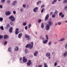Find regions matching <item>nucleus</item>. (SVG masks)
<instances>
[{"label":"nucleus","instance_id":"obj_39","mask_svg":"<svg viewBox=\"0 0 67 67\" xmlns=\"http://www.w3.org/2000/svg\"><path fill=\"white\" fill-rule=\"evenodd\" d=\"M23 8H25L26 7V5L25 4H23Z\"/></svg>","mask_w":67,"mask_h":67},{"label":"nucleus","instance_id":"obj_20","mask_svg":"<svg viewBox=\"0 0 67 67\" xmlns=\"http://www.w3.org/2000/svg\"><path fill=\"white\" fill-rule=\"evenodd\" d=\"M65 38H62L60 40H59V42H62V41H64V40H65Z\"/></svg>","mask_w":67,"mask_h":67},{"label":"nucleus","instance_id":"obj_52","mask_svg":"<svg viewBox=\"0 0 67 67\" xmlns=\"http://www.w3.org/2000/svg\"><path fill=\"white\" fill-rule=\"evenodd\" d=\"M62 23L60 22H59L58 23V25H61Z\"/></svg>","mask_w":67,"mask_h":67},{"label":"nucleus","instance_id":"obj_56","mask_svg":"<svg viewBox=\"0 0 67 67\" xmlns=\"http://www.w3.org/2000/svg\"><path fill=\"white\" fill-rule=\"evenodd\" d=\"M52 4H55V3H54L53 2H52Z\"/></svg>","mask_w":67,"mask_h":67},{"label":"nucleus","instance_id":"obj_6","mask_svg":"<svg viewBox=\"0 0 67 67\" xmlns=\"http://www.w3.org/2000/svg\"><path fill=\"white\" fill-rule=\"evenodd\" d=\"M23 62L24 63H26V62L27 61V59L25 58V57H23Z\"/></svg>","mask_w":67,"mask_h":67},{"label":"nucleus","instance_id":"obj_35","mask_svg":"<svg viewBox=\"0 0 67 67\" xmlns=\"http://www.w3.org/2000/svg\"><path fill=\"white\" fill-rule=\"evenodd\" d=\"M52 17L53 18H54L55 17V14H53L52 15Z\"/></svg>","mask_w":67,"mask_h":67},{"label":"nucleus","instance_id":"obj_47","mask_svg":"<svg viewBox=\"0 0 67 67\" xmlns=\"http://www.w3.org/2000/svg\"><path fill=\"white\" fill-rule=\"evenodd\" d=\"M57 0H54L53 1V2L54 3H55V2H57Z\"/></svg>","mask_w":67,"mask_h":67},{"label":"nucleus","instance_id":"obj_9","mask_svg":"<svg viewBox=\"0 0 67 67\" xmlns=\"http://www.w3.org/2000/svg\"><path fill=\"white\" fill-rule=\"evenodd\" d=\"M49 18V15H47L45 17V21H47Z\"/></svg>","mask_w":67,"mask_h":67},{"label":"nucleus","instance_id":"obj_8","mask_svg":"<svg viewBox=\"0 0 67 67\" xmlns=\"http://www.w3.org/2000/svg\"><path fill=\"white\" fill-rule=\"evenodd\" d=\"M15 34L16 35H18L19 34V28H17L16 29V31L15 32Z\"/></svg>","mask_w":67,"mask_h":67},{"label":"nucleus","instance_id":"obj_36","mask_svg":"<svg viewBox=\"0 0 67 67\" xmlns=\"http://www.w3.org/2000/svg\"><path fill=\"white\" fill-rule=\"evenodd\" d=\"M10 2H11V1L10 0H8L7 1V3H10Z\"/></svg>","mask_w":67,"mask_h":67},{"label":"nucleus","instance_id":"obj_55","mask_svg":"<svg viewBox=\"0 0 67 67\" xmlns=\"http://www.w3.org/2000/svg\"><path fill=\"white\" fill-rule=\"evenodd\" d=\"M22 58L21 57L20 59V61H21V60H22Z\"/></svg>","mask_w":67,"mask_h":67},{"label":"nucleus","instance_id":"obj_2","mask_svg":"<svg viewBox=\"0 0 67 67\" xmlns=\"http://www.w3.org/2000/svg\"><path fill=\"white\" fill-rule=\"evenodd\" d=\"M9 19H10L12 22H13L15 21V18L12 15L10 16L9 17Z\"/></svg>","mask_w":67,"mask_h":67},{"label":"nucleus","instance_id":"obj_48","mask_svg":"<svg viewBox=\"0 0 67 67\" xmlns=\"http://www.w3.org/2000/svg\"><path fill=\"white\" fill-rule=\"evenodd\" d=\"M66 9H67V5L65 7V10H66Z\"/></svg>","mask_w":67,"mask_h":67},{"label":"nucleus","instance_id":"obj_54","mask_svg":"<svg viewBox=\"0 0 67 67\" xmlns=\"http://www.w3.org/2000/svg\"><path fill=\"white\" fill-rule=\"evenodd\" d=\"M54 65L55 66H57V63H55L54 64Z\"/></svg>","mask_w":67,"mask_h":67},{"label":"nucleus","instance_id":"obj_34","mask_svg":"<svg viewBox=\"0 0 67 67\" xmlns=\"http://www.w3.org/2000/svg\"><path fill=\"white\" fill-rule=\"evenodd\" d=\"M63 2L64 3H67V0H64Z\"/></svg>","mask_w":67,"mask_h":67},{"label":"nucleus","instance_id":"obj_14","mask_svg":"<svg viewBox=\"0 0 67 67\" xmlns=\"http://www.w3.org/2000/svg\"><path fill=\"white\" fill-rule=\"evenodd\" d=\"M48 42V40L47 39L46 40H43L42 42L43 44H46Z\"/></svg>","mask_w":67,"mask_h":67},{"label":"nucleus","instance_id":"obj_38","mask_svg":"<svg viewBox=\"0 0 67 67\" xmlns=\"http://www.w3.org/2000/svg\"><path fill=\"white\" fill-rule=\"evenodd\" d=\"M46 37L47 40H48V35H46Z\"/></svg>","mask_w":67,"mask_h":67},{"label":"nucleus","instance_id":"obj_15","mask_svg":"<svg viewBox=\"0 0 67 67\" xmlns=\"http://www.w3.org/2000/svg\"><path fill=\"white\" fill-rule=\"evenodd\" d=\"M6 29H9V28L10 27V24H8L6 25Z\"/></svg>","mask_w":67,"mask_h":67},{"label":"nucleus","instance_id":"obj_59","mask_svg":"<svg viewBox=\"0 0 67 67\" xmlns=\"http://www.w3.org/2000/svg\"><path fill=\"white\" fill-rule=\"evenodd\" d=\"M42 40H45V38H42Z\"/></svg>","mask_w":67,"mask_h":67},{"label":"nucleus","instance_id":"obj_57","mask_svg":"<svg viewBox=\"0 0 67 67\" xmlns=\"http://www.w3.org/2000/svg\"><path fill=\"white\" fill-rule=\"evenodd\" d=\"M65 49H67V46L66 45H65Z\"/></svg>","mask_w":67,"mask_h":67},{"label":"nucleus","instance_id":"obj_17","mask_svg":"<svg viewBox=\"0 0 67 67\" xmlns=\"http://www.w3.org/2000/svg\"><path fill=\"white\" fill-rule=\"evenodd\" d=\"M37 54H38V51H36L34 53V55L35 56H36Z\"/></svg>","mask_w":67,"mask_h":67},{"label":"nucleus","instance_id":"obj_22","mask_svg":"<svg viewBox=\"0 0 67 67\" xmlns=\"http://www.w3.org/2000/svg\"><path fill=\"white\" fill-rule=\"evenodd\" d=\"M19 50V47H16L15 48V51H17Z\"/></svg>","mask_w":67,"mask_h":67},{"label":"nucleus","instance_id":"obj_3","mask_svg":"<svg viewBox=\"0 0 67 67\" xmlns=\"http://www.w3.org/2000/svg\"><path fill=\"white\" fill-rule=\"evenodd\" d=\"M25 37L26 38V40L27 41H29L30 40H31V38L30 36L28 35H25Z\"/></svg>","mask_w":67,"mask_h":67},{"label":"nucleus","instance_id":"obj_1","mask_svg":"<svg viewBox=\"0 0 67 67\" xmlns=\"http://www.w3.org/2000/svg\"><path fill=\"white\" fill-rule=\"evenodd\" d=\"M33 42H31V44H27L26 45V48H29V47H30V49H32V48L33 47Z\"/></svg>","mask_w":67,"mask_h":67},{"label":"nucleus","instance_id":"obj_10","mask_svg":"<svg viewBox=\"0 0 67 67\" xmlns=\"http://www.w3.org/2000/svg\"><path fill=\"white\" fill-rule=\"evenodd\" d=\"M11 14V12L9 11L6 12L5 13V15H9Z\"/></svg>","mask_w":67,"mask_h":67},{"label":"nucleus","instance_id":"obj_46","mask_svg":"<svg viewBox=\"0 0 67 67\" xmlns=\"http://www.w3.org/2000/svg\"><path fill=\"white\" fill-rule=\"evenodd\" d=\"M62 14H63V13L60 12L59 14V15H60V16Z\"/></svg>","mask_w":67,"mask_h":67},{"label":"nucleus","instance_id":"obj_23","mask_svg":"<svg viewBox=\"0 0 67 67\" xmlns=\"http://www.w3.org/2000/svg\"><path fill=\"white\" fill-rule=\"evenodd\" d=\"M44 67H48V66H47V63H44Z\"/></svg>","mask_w":67,"mask_h":67},{"label":"nucleus","instance_id":"obj_64","mask_svg":"<svg viewBox=\"0 0 67 67\" xmlns=\"http://www.w3.org/2000/svg\"><path fill=\"white\" fill-rule=\"evenodd\" d=\"M10 23V24H13V23Z\"/></svg>","mask_w":67,"mask_h":67},{"label":"nucleus","instance_id":"obj_7","mask_svg":"<svg viewBox=\"0 0 67 67\" xmlns=\"http://www.w3.org/2000/svg\"><path fill=\"white\" fill-rule=\"evenodd\" d=\"M46 30H49V25L47 24L46 26Z\"/></svg>","mask_w":67,"mask_h":67},{"label":"nucleus","instance_id":"obj_58","mask_svg":"<svg viewBox=\"0 0 67 67\" xmlns=\"http://www.w3.org/2000/svg\"><path fill=\"white\" fill-rule=\"evenodd\" d=\"M53 12H52L50 13V15H52L53 14Z\"/></svg>","mask_w":67,"mask_h":67},{"label":"nucleus","instance_id":"obj_16","mask_svg":"<svg viewBox=\"0 0 67 67\" xmlns=\"http://www.w3.org/2000/svg\"><path fill=\"white\" fill-rule=\"evenodd\" d=\"M12 30H13V27H10L9 30L10 33H12Z\"/></svg>","mask_w":67,"mask_h":67},{"label":"nucleus","instance_id":"obj_12","mask_svg":"<svg viewBox=\"0 0 67 67\" xmlns=\"http://www.w3.org/2000/svg\"><path fill=\"white\" fill-rule=\"evenodd\" d=\"M17 3V1H14L13 3V5H15V4Z\"/></svg>","mask_w":67,"mask_h":67},{"label":"nucleus","instance_id":"obj_43","mask_svg":"<svg viewBox=\"0 0 67 67\" xmlns=\"http://www.w3.org/2000/svg\"><path fill=\"white\" fill-rule=\"evenodd\" d=\"M45 7V5H43L41 6V8H43V7Z\"/></svg>","mask_w":67,"mask_h":67},{"label":"nucleus","instance_id":"obj_40","mask_svg":"<svg viewBox=\"0 0 67 67\" xmlns=\"http://www.w3.org/2000/svg\"><path fill=\"white\" fill-rule=\"evenodd\" d=\"M54 14L57 13H57H58V12L57 10H55V12H54Z\"/></svg>","mask_w":67,"mask_h":67},{"label":"nucleus","instance_id":"obj_26","mask_svg":"<svg viewBox=\"0 0 67 67\" xmlns=\"http://www.w3.org/2000/svg\"><path fill=\"white\" fill-rule=\"evenodd\" d=\"M41 27H42V28H44V23H42L41 24Z\"/></svg>","mask_w":67,"mask_h":67},{"label":"nucleus","instance_id":"obj_21","mask_svg":"<svg viewBox=\"0 0 67 67\" xmlns=\"http://www.w3.org/2000/svg\"><path fill=\"white\" fill-rule=\"evenodd\" d=\"M12 48H11V47H9L8 48V51L9 52H11L12 51V50L11 49Z\"/></svg>","mask_w":67,"mask_h":67},{"label":"nucleus","instance_id":"obj_32","mask_svg":"<svg viewBox=\"0 0 67 67\" xmlns=\"http://www.w3.org/2000/svg\"><path fill=\"white\" fill-rule=\"evenodd\" d=\"M25 53L26 54V53H28V52L27 51V49H25Z\"/></svg>","mask_w":67,"mask_h":67},{"label":"nucleus","instance_id":"obj_29","mask_svg":"<svg viewBox=\"0 0 67 67\" xmlns=\"http://www.w3.org/2000/svg\"><path fill=\"white\" fill-rule=\"evenodd\" d=\"M5 0H2L1 2V3H4V2H5Z\"/></svg>","mask_w":67,"mask_h":67},{"label":"nucleus","instance_id":"obj_45","mask_svg":"<svg viewBox=\"0 0 67 67\" xmlns=\"http://www.w3.org/2000/svg\"><path fill=\"white\" fill-rule=\"evenodd\" d=\"M3 8V7L2 6V5H0V9H2Z\"/></svg>","mask_w":67,"mask_h":67},{"label":"nucleus","instance_id":"obj_63","mask_svg":"<svg viewBox=\"0 0 67 67\" xmlns=\"http://www.w3.org/2000/svg\"><path fill=\"white\" fill-rule=\"evenodd\" d=\"M27 8H29V5H27Z\"/></svg>","mask_w":67,"mask_h":67},{"label":"nucleus","instance_id":"obj_33","mask_svg":"<svg viewBox=\"0 0 67 67\" xmlns=\"http://www.w3.org/2000/svg\"><path fill=\"white\" fill-rule=\"evenodd\" d=\"M3 21V18L1 17L0 18V21Z\"/></svg>","mask_w":67,"mask_h":67},{"label":"nucleus","instance_id":"obj_11","mask_svg":"<svg viewBox=\"0 0 67 67\" xmlns=\"http://www.w3.org/2000/svg\"><path fill=\"white\" fill-rule=\"evenodd\" d=\"M38 10V7H36L35 8H34V12H37V10Z\"/></svg>","mask_w":67,"mask_h":67},{"label":"nucleus","instance_id":"obj_53","mask_svg":"<svg viewBox=\"0 0 67 67\" xmlns=\"http://www.w3.org/2000/svg\"><path fill=\"white\" fill-rule=\"evenodd\" d=\"M62 18H64V15H62L61 16Z\"/></svg>","mask_w":67,"mask_h":67},{"label":"nucleus","instance_id":"obj_44","mask_svg":"<svg viewBox=\"0 0 67 67\" xmlns=\"http://www.w3.org/2000/svg\"><path fill=\"white\" fill-rule=\"evenodd\" d=\"M44 8H43L42 9L41 12V13H43V11H44Z\"/></svg>","mask_w":67,"mask_h":67},{"label":"nucleus","instance_id":"obj_19","mask_svg":"<svg viewBox=\"0 0 67 67\" xmlns=\"http://www.w3.org/2000/svg\"><path fill=\"white\" fill-rule=\"evenodd\" d=\"M49 25L50 26H52V25L53 24V23L52 22V21H49L48 22Z\"/></svg>","mask_w":67,"mask_h":67},{"label":"nucleus","instance_id":"obj_18","mask_svg":"<svg viewBox=\"0 0 67 67\" xmlns=\"http://www.w3.org/2000/svg\"><path fill=\"white\" fill-rule=\"evenodd\" d=\"M8 37V35H5L4 36V39H7Z\"/></svg>","mask_w":67,"mask_h":67},{"label":"nucleus","instance_id":"obj_30","mask_svg":"<svg viewBox=\"0 0 67 67\" xmlns=\"http://www.w3.org/2000/svg\"><path fill=\"white\" fill-rule=\"evenodd\" d=\"M3 36L0 35V40H1L3 38Z\"/></svg>","mask_w":67,"mask_h":67},{"label":"nucleus","instance_id":"obj_24","mask_svg":"<svg viewBox=\"0 0 67 67\" xmlns=\"http://www.w3.org/2000/svg\"><path fill=\"white\" fill-rule=\"evenodd\" d=\"M64 57H66L67 55V52H65L64 53Z\"/></svg>","mask_w":67,"mask_h":67},{"label":"nucleus","instance_id":"obj_31","mask_svg":"<svg viewBox=\"0 0 67 67\" xmlns=\"http://www.w3.org/2000/svg\"><path fill=\"white\" fill-rule=\"evenodd\" d=\"M26 24H27V23H26V22L24 23L23 24V25H24V26H25V25H26Z\"/></svg>","mask_w":67,"mask_h":67},{"label":"nucleus","instance_id":"obj_27","mask_svg":"<svg viewBox=\"0 0 67 67\" xmlns=\"http://www.w3.org/2000/svg\"><path fill=\"white\" fill-rule=\"evenodd\" d=\"M0 28L1 29V30H4V28H3V26H1L0 27Z\"/></svg>","mask_w":67,"mask_h":67},{"label":"nucleus","instance_id":"obj_49","mask_svg":"<svg viewBox=\"0 0 67 67\" xmlns=\"http://www.w3.org/2000/svg\"><path fill=\"white\" fill-rule=\"evenodd\" d=\"M52 44V42H49V45H51Z\"/></svg>","mask_w":67,"mask_h":67},{"label":"nucleus","instance_id":"obj_61","mask_svg":"<svg viewBox=\"0 0 67 67\" xmlns=\"http://www.w3.org/2000/svg\"><path fill=\"white\" fill-rule=\"evenodd\" d=\"M57 42H55L54 43V44H57Z\"/></svg>","mask_w":67,"mask_h":67},{"label":"nucleus","instance_id":"obj_62","mask_svg":"<svg viewBox=\"0 0 67 67\" xmlns=\"http://www.w3.org/2000/svg\"><path fill=\"white\" fill-rule=\"evenodd\" d=\"M58 25V24H57V23H56L55 24V26H56V25Z\"/></svg>","mask_w":67,"mask_h":67},{"label":"nucleus","instance_id":"obj_4","mask_svg":"<svg viewBox=\"0 0 67 67\" xmlns=\"http://www.w3.org/2000/svg\"><path fill=\"white\" fill-rule=\"evenodd\" d=\"M27 65L28 66H29L32 65V62L30 60H29L28 62L27 63Z\"/></svg>","mask_w":67,"mask_h":67},{"label":"nucleus","instance_id":"obj_13","mask_svg":"<svg viewBox=\"0 0 67 67\" xmlns=\"http://www.w3.org/2000/svg\"><path fill=\"white\" fill-rule=\"evenodd\" d=\"M22 36V33H20L18 34V36L19 38H20Z\"/></svg>","mask_w":67,"mask_h":67},{"label":"nucleus","instance_id":"obj_50","mask_svg":"<svg viewBox=\"0 0 67 67\" xmlns=\"http://www.w3.org/2000/svg\"><path fill=\"white\" fill-rule=\"evenodd\" d=\"M13 13L14 14H16V12L15 11H14L13 12Z\"/></svg>","mask_w":67,"mask_h":67},{"label":"nucleus","instance_id":"obj_5","mask_svg":"<svg viewBox=\"0 0 67 67\" xmlns=\"http://www.w3.org/2000/svg\"><path fill=\"white\" fill-rule=\"evenodd\" d=\"M47 57H49L48 58L50 59L51 58V53H48L46 54Z\"/></svg>","mask_w":67,"mask_h":67},{"label":"nucleus","instance_id":"obj_37","mask_svg":"<svg viewBox=\"0 0 67 67\" xmlns=\"http://www.w3.org/2000/svg\"><path fill=\"white\" fill-rule=\"evenodd\" d=\"M31 27V24H30L29 25L28 27L29 28H30Z\"/></svg>","mask_w":67,"mask_h":67},{"label":"nucleus","instance_id":"obj_51","mask_svg":"<svg viewBox=\"0 0 67 67\" xmlns=\"http://www.w3.org/2000/svg\"><path fill=\"white\" fill-rule=\"evenodd\" d=\"M25 30H27V26H25Z\"/></svg>","mask_w":67,"mask_h":67},{"label":"nucleus","instance_id":"obj_60","mask_svg":"<svg viewBox=\"0 0 67 67\" xmlns=\"http://www.w3.org/2000/svg\"><path fill=\"white\" fill-rule=\"evenodd\" d=\"M40 38H42V36H40Z\"/></svg>","mask_w":67,"mask_h":67},{"label":"nucleus","instance_id":"obj_25","mask_svg":"<svg viewBox=\"0 0 67 67\" xmlns=\"http://www.w3.org/2000/svg\"><path fill=\"white\" fill-rule=\"evenodd\" d=\"M41 2H42L40 1H38L36 3V4H37V5L38 4H39V3H41Z\"/></svg>","mask_w":67,"mask_h":67},{"label":"nucleus","instance_id":"obj_41","mask_svg":"<svg viewBox=\"0 0 67 67\" xmlns=\"http://www.w3.org/2000/svg\"><path fill=\"white\" fill-rule=\"evenodd\" d=\"M7 44V41H5L4 43V45H6Z\"/></svg>","mask_w":67,"mask_h":67},{"label":"nucleus","instance_id":"obj_42","mask_svg":"<svg viewBox=\"0 0 67 67\" xmlns=\"http://www.w3.org/2000/svg\"><path fill=\"white\" fill-rule=\"evenodd\" d=\"M20 11L21 12H23V9L22 8H21L20 9Z\"/></svg>","mask_w":67,"mask_h":67},{"label":"nucleus","instance_id":"obj_28","mask_svg":"<svg viewBox=\"0 0 67 67\" xmlns=\"http://www.w3.org/2000/svg\"><path fill=\"white\" fill-rule=\"evenodd\" d=\"M42 21V20L41 19H39L38 21V23H40Z\"/></svg>","mask_w":67,"mask_h":67}]
</instances>
